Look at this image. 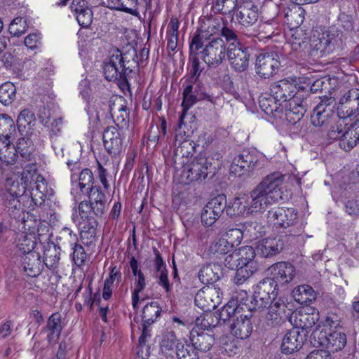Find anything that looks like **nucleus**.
Segmentation results:
<instances>
[{"mask_svg":"<svg viewBox=\"0 0 359 359\" xmlns=\"http://www.w3.org/2000/svg\"><path fill=\"white\" fill-rule=\"evenodd\" d=\"M259 104L262 111L267 115L274 117L283 113L284 106L270 93L260 96Z\"/></svg>","mask_w":359,"mask_h":359,"instance_id":"2f4dec72","label":"nucleus"},{"mask_svg":"<svg viewBox=\"0 0 359 359\" xmlns=\"http://www.w3.org/2000/svg\"><path fill=\"white\" fill-rule=\"evenodd\" d=\"M214 316L212 313H207L196 318V324L202 330H208L214 325Z\"/></svg>","mask_w":359,"mask_h":359,"instance_id":"0e129e2a","label":"nucleus"},{"mask_svg":"<svg viewBox=\"0 0 359 359\" xmlns=\"http://www.w3.org/2000/svg\"><path fill=\"white\" fill-rule=\"evenodd\" d=\"M218 267L215 265L207 264L203 266L198 272V278L204 284L212 285L219 280Z\"/></svg>","mask_w":359,"mask_h":359,"instance_id":"79ce46f5","label":"nucleus"},{"mask_svg":"<svg viewBox=\"0 0 359 359\" xmlns=\"http://www.w3.org/2000/svg\"><path fill=\"white\" fill-rule=\"evenodd\" d=\"M313 346L326 348L330 351L337 352L346 345L347 337L341 330L340 323L327 316L323 327L318 325L311 335Z\"/></svg>","mask_w":359,"mask_h":359,"instance_id":"7ed1b4c3","label":"nucleus"},{"mask_svg":"<svg viewBox=\"0 0 359 359\" xmlns=\"http://www.w3.org/2000/svg\"><path fill=\"white\" fill-rule=\"evenodd\" d=\"M280 66L279 56L276 53H266L257 56L255 68L257 74L264 79L270 78Z\"/></svg>","mask_w":359,"mask_h":359,"instance_id":"dca6fc26","label":"nucleus"},{"mask_svg":"<svg viewBox=\"0 0 359 359\" xmlns=\"http://www.w3.org/2000/svg\"><path fill=\"white\" fill-rule=\"evenodd\" d=\"M232 249V244L227 241V238L222 237L210 245V252L216 257H219L220 255H227L231 252Z\"/></svg>","mask_w":359,"mask_h":359,"instance_id":"09e8293b","label":"nucleus"},{"mask_svg":"<svg viewBox=\"0 0 359 359\" xmlns=\"http://www.w3.org/2000/svg\"><path fill=\"white\" fill-rule=\"evenodd\" d=\"M193 87L191 85H187L183 91V101L182 102V113L180 117L178 129L175 135V145L180 147L182 144L187 142L188 135L182 131V125L184 124V118L187 111L196 103V97L192 93Z\"/></svg>","mask_w":359,"mask_h":359,"instance_id":"2eb2a0df","label":"nucleus"},{"mask_svg":"<svg viewBox=\"0 0 359 359\" xmlns=\"http://www.w3.org/2000/svg\"><path fill=\"white\" fill-rule=\"evenodd\" d=\"M270 92L283 106L290 104L293 100H302L294 79H283L273 83Z\"/></svg>","mask_w":359,"mask_h":359,"instance_id":"6e6552de","label":"nucleus"},{"mask_svg":"<svg viewBox=\"0 0 359 359\" xmlns=\"http://www.w3.org/2000/svg\"><path fill=\"white\" fill-rule=\"evenodd\" d=\"M74 222L80 229V236L83 244L90 245L96 241L97 222L93 217L81 221L77 217H74Z\"/></svg>","mask_w":359,"mask_h":359,"instance_id":"a878e982","label":"nucleus"},{"mask_svg":"<svg viewBox=\"0 0 359 359\" xmlns=\"http://www.w3.org/2000/svg\"><path fill=\"white\" fill-rule=\"evenodd\" d=\"M93 173L89 169H84L83 170L79 177V184L81 189V191H84V189L87 188V190L88 189H90V187H92L93 184Z\"/></svg>","mask_w":359,"mask_h":359,"instance_id":"13d9d810","label":"nucleus"},{"mask_svg":"<svg viewBox=\"0 0 359 359\" xmlns=\"http://www.w3.org/2000/svg\"><path fill=\"white\" fill-rule=\"evenodd\" d=\"M278 283L271 278L264 279L257 285L254 297L257 302L260 301L262 304H267L270 302L276 300L278 294Z\"/></svg>","mask_w":359,"mask_h":359,"instance_id":"a211bd4d","label":"nucleus"},{"mask_svg":"<svg viewBox=\"0 0 359 359\" xmlns=\"http://www.w3.org/2000/svg\"><path fill=\"white\" fill-rule=\"evenodd\" d=\"M41 118V121L44 123V125L50 129V130L56 134L61 130V126L62 123V120L61 118H54L51 120L50 118L48 120H45L42 116H40Z\"/></svg>","mask_w":359,"mask_h":359,"instance_id":"338daca9","label":"nucleus"},{"mask_svg":"<svg viewBox=\"0 0 359 359\" xmlns=\"http://www.w3.org/2000/svg\"><path fill=\"white\" fill-rule=\"evenodd\" d=\"M244 233V231H243L239 229H231L225 233L224 238H227V241L233 247L235 244H239L241 242Z\"/></svg>","mask_w":359,"mask_h":359,"instance_id":"e2e57ef3","label":"nucleus"},{"mask_svg":"<svg viewBox=\"0 0 359 359\" xmlns=\"http://www.w3.org/2000/svg\"><path fill=\"white\" fill-rule=\"evenodd\" d=\"M261 15V2L259 0H245L238 7L236 18L238 24L245 28L254 26Z\"/></svg>","mask_w":359,"mask_h":359,"instance_id":"1a4fd4ad","label":"nucleus"},{"mask_svg":"<svg viewBox=\"0 0 359 359\" xmlns=\"http://www.w3.org/2000/svg\"><path fill=\"white\" fill-rule=\"evenodd\" d=\"M27 29V23L21 18H15L9 25L8 31L14 36H19L24 34Z\"/></svg>","mask_w":359,"mask_h":359,"instance_id":"6e6d98bb","label":"nucleus"},{"mask_svg":"<svg viewBox=\"0 0 359 359\" xmlns=\"http://www.w3.org/2000/svg\"><path fill=\"white\" fill-rule=\"evenodd\" d=\"M175 353L177 359H198L197 352L193 346L184 341L177 343Z\"/></svg>","mask_w":359,"mask_h":359,"instance_id":"de8ad7c7","label":"nucleus"},{"mask_svg":"<svg viewBox=\"0 0 359 359\" xmlns=\"http://www.w3.org/2000/svg\"><path fill=\"white\" fill-rule=\"evenodd\" d=\"M15 149L22 157L27 158L31 154L32 151V142L26 138L19 139Z\"/></svg>","mask_w":359,"mask_h":359,"instance_id":"680f3d73","label":"nucleus"},{"mask_svg":"<svg viewBox=\"0 0 359 359\" xmlns=\"http://www.w3.org/2000/svg\"><path fill=\"white\" fill-rule=\"evenodd\" d=\"M230 173L237 177H241L250 173L246 153L236 156L230 166Z\"/></svg>","mask_w":359,"mask_h":359,"instance_id":"a19ab883","label":"nucleus"},{"mask_svg":"<svg viewBox=\"0 0 359 359\" xmlns=\"http://www.w3.org/2000/svg\"><path fill=\"white\" fill-rule=\"evenodd\" d=\"M15 132L13 120L7 114H0V140H9L11 135Z\"/></svg>","mask_w":359,"mask_h":359,"instance_id":"c03bdc74","label":"nucleus"},{"mask_svg":"<svg viewBox=\"0 0 359 359\" xmlns=\"http://www.w3.org/2000/svg\"><path fill=\"white\" fill-rule=\"evenodd\" d=\"M294 329H311L319 320V312L313 307H302L293 311L289 319Z\"/></svg>","mask_w":359,"mask_h":359,"instance_id":"9d476101","label":"nucleus"},{"mask_svg":"<svg viewBox=\"0 0 359 359\" xmlns=\"http://www.w3.org/2000/svg\"><path fill=\"white\" fill-rule=\"evenodd\" d=\"M226 208L224 195H218L212 198L203 208L201 212V222L205 226H211L221 217Z\"/></svg>","mask_w":359,"mask_h":359,"instance_id":"9b49d317","label":"nucleus"},{"mask_svg":"<svg viewBox=\"0 0 359 359\" xmlns=\"http://www.w3.org/2000/svg\"><path fill=\"white\" fill-rule=\"evenodd\" d=\"M128 60H126V68L123 55L120 50H114L110 55L107 62L103 67L104 75L108 81H115L119 76L125 73L127 74L128 70L130 71V67L128 65Z\"/></svg>","mask_w":359,"mask_h":359,"instance_id":"ddd939ff","label":"nucleus"},{"mask_svg":"<svg viewBox=\"0 0 359 359\" xmlns=\"http://www.w3.org/2000/svg\"><path fill=\"white\" fill-rule=\"evenodd\" d=\"M48 192L45 179L34 168L24 169L20 180H8L4 193V205L8 214L15 219H20L25 209L32 210L42 204Z\"/></svg>","mask_w":359,"mask_h":359,"instance_id":"f257e3e1","label":"nucleus"},{"mask_svg":"<svg viewBox=\"0 0 359 359\" xmlns=\"http://www.w3.org/2000/svg\"><path fill=\"white\" fill-rule=\"evenodd\" d=\"M176 346V337L173 332H167L163 335L160 341V348L162 353L172 355Z\"/></svg>","mask_w":359,"mask_h":359,"instance_id":"3c124183","label":"nucleus"},{"mask_svg":"<svg viewBox=\"0 0 359 359\" xmlns=\"http://www.w3.org/2000/svg\"><path fill=\"white\" fill-rule=\"evenodd\" d=\"M239 268L234 277V282L237 285L244 283L258 269V264L255 261V252L251 246H243L236 250Z\"/></svg>","mask_w":359,"mask_h":359,"instance_id":"423d86ee","label":"nucleus"},{"mask_svg":"<svg viewBox=\"0 0 359 359\" xmlns=\"http://www.w3.org/2000/svg\"><path fill=\"white\" fill-rule=\"evenodd\" d=\"M210 165V163L206 158H196L184 166L182 175L188 182L204 179L208 175V169Z\"/></svg>","mask_w":359,"mask_h":359,"instance_id":"f3484780","label":"nucleus"},{"mask_svg":"<svg viewBox=\"0 0 359 359\" xmlns=\"http://www.w3.org/2000/svg\"><path fill=\"white\" fill-rule=\"evenodd\" d=\"M71 10L74 13L78 23L83 27H89L93 22V12L83 0H74Z\"/></svg>","mask_w":359,"mask_h":359,"instance_id":"c85d7f7f","label":"nucleus"},{"mask_svg":"<svg viewBox=\"0 0 359 359\" xmlns=\"http://www.w3.org/2000/svg\"><path fill=\"white\" fill-rule=\"evenodd\" d=\"M334 102L332 97H325L313 109L311 116V121L315 126H322L329 122L330 118L334 114L331 105Z\"/></svg>","mask_w":359,"mask_h":359,"instance_id":"aec40b11","label":"nucleus"},{"mask_svg":"<svg viewBox=\"0 0 359 359\" xmlns=\"http://www.w3.org/2000/svg\"><path fill=\"white\" fill-rule=\"evenodd\" d=\"M23 225V231L19 236L17 241L18 250L24 255L31 252H37L34 250L37 243V238L41 241L42 234L39 233L40 222L37 221L34 215H30L28 212L21 215L20 219Z\"/></svg>","mask_w":359,"mask_h":359,"instance_id":"39448f33","label":"nucleus"},{"mask_svg":"<svg viewBox=\"0 0 359 359\" xmlns=\"http://www.w3.org/2000/svg\"><path fill=\"white\" fill-rule=\"evenodd\" d=\"M286 308L285 303L280 299L271 302L266 315V319L269 324L279 323L287 316Z\"/></svg>","mask_w":359,"mask_h":359,"instance_id":"473e14b6","label":"nucleus"},{"mask_svg":"<svg viewBox=\"0 0 359 359\" xmlns=\"http://www.w3.org/2000/svg\"><path fill=\"white\" fill-rule=\"evenodd\" d=\"M25 45L31 50H39L41 46V35L40 33L28 34L24 40Z\"/></svg>","mask_w":359,"mask_h":359,"instance_id":"bf43d9fd","label":"nucleus"},{"mask_svg":"<svg viewBox=\"0 0 359 359\" xmlns=\"http://www.w3.org/2000/svg\"><path fill=\"white\" fill-rule=\"evenodd\" d=\"M306 340V334L299 330L292 328L287 332L282 341L281 350L286 354L292 353L299 350Z\"/></svg>","mask_w":359,"mask_h":359,"instance_id":"b1692460","label":"nucleus"},{"mask_svg":"<svg viewBox=\"0 0 359 359\" xmlns=\"http://www.w3.org/2000/svg\"><path fill=\"white\" fill-rule=\"evenodd\" d=\"M292 297L299 304H310L316 298V293L309 285H301L292 290Z\"/></svg>","mask_w":359,"mask_h":359,"instance_id":"e433bc0d","label":"nucleus"},{"mask_svg":"<svg viewBox=\"0 0 359 359\" xmlns=\"http://www.w3.org/2000/svg\"><path fill=\"white\" fill-rule=\"evenodd\" d=\"M227 49L224 41L217 37L212 39L205 45L201 52V59L208 66H219L226 55Z\"/></svg>","mask_w":359,"mask_h":359,"instance_id":"0eeeda50","label":"nucleus"},{"mask_svg":"<svg viewBox=\"0 0 359 359\" xmlns=\"http://www.w3.org/2000/svg\"><path fill=\"white\" fill-rule=\"evenodd\" d=\"M283 245L280 236L269 237L259 241L257 245V250L263 257H267L279 253Z\"/></svg>","mask_w":359,"mask_h":359,"instance_id":"cd10ccee","label":"nucleus"},{"mask_svg":"<svg viewBox=\"0 0 359 359\" xmlns=\"http://www.w3.org/2000/svg\"><path fill=\"white\" fill-rule=\"evenodd\" d=\"M161 308L156 302H151L147 304L142 311L143 323L150 325L160 316Z\"/></svg>","mask_w":359,"mask_h":359,"instance_id":"37998d69","label":"nucleus"},{"mask_svg":"<svg viewBox=\"0 0 359 359\" xmlns=\"http://www.w3.org/2000/svg\"><path fill=\"white\" fill-rule=\"evenodd\" d=\"M231 332L238 339L248 338L252 330L250 318L247 315H240L230 325Z\"/></svg>","mask_w":359,"mask_h":359,"instance_id":"7c9ffc66","label":"nucleus"},{"mask_svg":"<svg viewBox=\"0 0 359 359\" xmlns=\"http://www.w3.org/2000/svg\"><path fill=\"white\" fill-rule=\"evenodd\" d=\"M267 219L276 226L286 228L296 222L297 213L293 208H278L268 212Z\"/></svg>","mask_w":359,"mask_h":359,"instance_id":"6ab92c4d","label":"nucleus"},{"mask_svg":"<svg viewBox=\"0 0 359 359\" xmlns=\"http://www.w3.org/2000/svg\"><path fill=\"white\" fill-rule=\"evenodd\" d=\"M22 266L28 276L36 277L39 275L43 268L39 253L31 252L24 255L22 257Z\"/></svg>","mask_w":359,"mask_h":359,"instance_id":"c756f323","label":"nucleus"},{"mask_svg":"<svg viewBox=\"0 0 359 359\" xmlns=\"http://www.w3.org/2000/svg\"><path fill=\"white\" fill-rule=\"evenodd\" d=\"M190 340L194 349L197 348L201 351H209L215 342L212 334L203 332L198 333L194 329L190 333Z\"/></svg>","mask_w":359,"mask_h":359,"instance_id":"72a5a7b5","label":"nucleus"},{"mask_svg":"<svg viewBox=\"0 0 359 359\" xmlns=\"http://www.w3.org/2000/svg\"><path fill=\"white\" fill-rule=\"evenodd\" d=\"M86 258V254L82 245L75 244L73 248V260L78 265H82Z\"/></svg>","mask_w":359,"mask_h":359,"instance_id":"69168bd1","label":"nucleus"},{"mask_svg":"<svg viewBox=\"0 0 359 359\" xmlns=\"http://www.w3.org/2000/svg\"><path fill=\"white\" fill-rule=\"evenodd\" d=\"M226 55L231 67L237 72H244L249 65L248 49L238 41H232L227 48Z\"/></svg>","mask_w":359,"mask_h":359,"instance_id":"4468645a","label":"nucleus"},{"mask_svg":"<svg viewBox=\"0 0 359 359\" xmlns=\"http://www.w3.org/2000/svg\"><path fill=\"white\" fill-rule=\"evenodd\" d=\"M238 0H216L215 8L222 13L227 14L234 10Z\"/></svg>","mask_w":359,"mask_h":359,"instance_id":"052dcab7","label":"nucleus"},{"mask_svg":"<svg viewBox=\"0 0 359 359\" xmlns=\"http://www.w3.org/2000/svg\"><path fill=\"white\" fill-rule=\"evenodd\" d=\"M224 264L230 269H238L240 265L236 250L225 257Z\"/></svg>","mask_w":359,"mask_h":359,"instance_id":"774afa93","label":"nucleus"},{"mask_svg":"<svg viewBox=\"0 0 359 359\" xmlns=\"http://www.w3.org/2000/svg\"><path fill=\"white\" fill-rule=\"evenodd\" d=\"M246 161H248L250 172L256 169L262 168L266 162L265 157L262 154L246 152Z\"/></svg>","mask_w":359,"mask_h":359,"instance_id":"864d4df0","label":"nucleus"},{"mask_svg":"<svg viewBox=\"0 0 359 359\" xmlns=\"http://www.w3.org/2000/svg\"><path fill=\"white\" fill-rule=\"evenodd\" d=\"M226 214L231 217H248L254 213L248 196L236 198L232 203L226 205Z\"/></svg>","mask_w":359,"mask_h":359,"instance_id":"393cba45","label":"nucleus"},{"mask_svg":"<svg viewBox=\"0 0 359 359\" xmlns=\"http://www.w3.org/2000/svg\"><path fill=\"white\" fill-rule=\"evenodd\" d=\"M277 22L274 20L262 22L259 24L256 36L259 40L271 39L277 28Z\"/></svg>","mask_w":359,"mask_h":359,"instance_id":"a18cd8bd","label":"nucleus"},{"mask_svg":"<svg viewBox=\"0 0 359 359\" xmlns=\"http://www.w3.org/2000/svg\"><path fill=\"white\" fill-rule=\"evenodd\" d=\"M359 109V90L352 89L348 90L339 100L338 107L339 114H342L346 110L343 117H351L353 111Z\"/></svg>","mask_w":359,"mask_h":359,"instance_id":"bb28decb","label":"nucleus"},{"mask_svg":"<svg viewBox=\"0 0 359 359\" xmlns=\"http://www.w3.org/2000/svg\"><path fill=\"white\" fill-rule=\"evenodd\" d=\"M264 232V226L257 221L247 222L244 224V233L251 239L262 236Z\"/></svg>","mask_w":359,"mask_h":359,"instance_id":"603ef678","label":"nucleus"},{"mask_svg":"<svg viewBox=\"0 0 359 359\" xmlns=\"http://www.w3.org/2000/svg\"><path fill=\"white\" fill-rule=\"evenodd\" d=\"M16 96V88L11 82H6L0 86V102L4 105L11 104Z\"/></svg>","mask_w":359,"mask_h":359,"instance_id":"49530a36","label":"nucleus"},{"mask_svg":"<svg viewBox=\"0 0 359 359\" xmlns=\"http://www.w3.org/2000/svg\"><path fill=\"white\" fill-rule=\"evenodd\" d=\"M269 270L273 276V279L278 283L285 285L291 281L295 277V267L290 262H280L273 264Z\"/></svg>","mask_w":359,"mask_h":359,"instance_id":"412c9836","label":"nucleus"},{"mask_svg":"<svg viewBox=\"0 0 359 359\" xmlns=\"http://www.w3.org/2000/svg\"><path fill=\"white\" fill-rule=\"evenodd\" d=\"M285 118L290 123H295L303 117L306 109L302 104V100H293L290 104L284 106Z\"/></svg>","mask_w":359,"mask_h":359,"instance_id":"c9c22d12","label":"nucleus"},{"mask_svg":"<svg viewBox=\"0 0 359 359\" xmlns=\"http://www.w3.org/2000/svg\"><path fill=\"white\" fill-rule=\"evenodd\" d=\"M154 253L156 255L154 260V276L158 278V285L162 286L166 292H168L170 291V284L168 279V271L165 264L158 250H155Z\"/></svg>","mask_w":359,"mask_h":359,"instance_id":"f704fd0d","label":"nucleus"},{"mask_svg":"<svg viewBox=\"0 0 359 359\" xmlns=\"http://www.w3.org/2000/svg\"><path fill=\"white\" fill-rule=\"evenodd\" d=\"M137 276V278L135 280V287L132 294V302L134 308H135L138 304L139 293L142 292L146 286L145 278L143 273H140V275Z\"/></svg>","mask_w":359,"mask_h":359,"instance_id":"4d7b16f0","label":"nucleus"},{"mask_svg":"<svg viewBox=\"0 0 359 359\" xmlns=\"http://www.w3.org/2000/svg\"><path fill=\"white\" fill-rule=\"evenodd\" d=\"M327 136L330 140H338L340 148L344 151L351 150L359 142V119L339 117Z\"/></svg>","mask_w":359,"mask_h":359,"instance_id":"20e7f679","label":"nucleus"},{"mask_svg":"<svg viewBox=\"0 0 359 359\" xmlns=\"http://www.w3.org/2000/svg\"><path fill=\"white\" fill-rule=\"evenodd\" d=\"M242 307L238 305L236 300L229 301L219 311L218 318L219 320L226 322L234 317H239L241 315Z\"/></svg>","mask_w":359,"mask_h":359,"instance_id":"58836bf2","label":"nucleus"},{"mask_svg":"<svg viewBox=\"0 0 359 359\" xmlns=\"http://www.w3.org/2000/svg\"><path fill=\"white\" fill-rule=\"evenodd\" d=\"M318 0H292L295 4L285 13V23L291 29L298 28L304 21V10L302 4L315 3Z\"/></svg>","mask_w":359,"mask_h":359,"instance_id":"5701e85b","label":"nucleus"},{"mask_svg":"<svg viewBox=\"0 0 359 359\" xmlns=\"http://www.w3.org/2000/svg\"><path fill=\"white\" fill-rule=\"evenodd\" d=\"M17 157L15 147L10 145V141L0 140V161L7 165H13Z\"/></svg>","mask_w":359,"mask_h":359,"instance_id":"ea45409f","label":"nucleus"},{"mask_svg":"<svg viewBox=\"0 0 359 359\" xmlns=\"http://www.w3.org/2000/svg\"><path fill=\"white\" fill-rule=\"evenodd\" d=\"M103 142L107 152L116 156L122 151V138L116 126L108 127L103 133Z\"/></svg>","mask_w":359,"mask_h":359,"instance_id":"4be33fe9","label":"nucleus"},{"mask_svg":"<svg viewBox=\"0 0 359 359\" xmlns=\"http://www.w3.org/2000/svg\"><path fill=\"white\" fill-rule=\"evenodd\" d=\"M284 176L279 172L266 176L248 196L251 210L254 213L264 212L266 209L281 198L279 187Z\"/></svg>","mask_w":359,"mask_h":359,"instance_id":"f03ea898","label":"nucleus"},{"mask_svg":"<svg viewBox=\"0 0 359 359\" xmlns=\"http://www.w3.org/2000/svg\"><path fill=\"white\" fill-rule=\"evenodd\" d=\"M214 29L219 31V27H217L215 25H212V26L208 27L207 32L201 30L199 34L194 35L190 44L191 54H197V51L203 46V39H207L208 33L212 35Z\"/></svg>","mask_w":359,"mask_h":359,"instance_id":"8fccbe9b","label":"nucleus"},{"mask_svg":"<svg viewBox=\"0 0 359 359\" xmlns=\"http://www.w3.org/2000/svg\"><path fill=\"white\" fill-rule=\"evenodd\" d=\"M221 295L222 292L219 287L215 285H208L197 292L195 303L203 311H210L220 304Z\"/></svg>","mask_w":359,"mask_h":359,"instance_id":"f8f14e48","label":"nucleus"},{"mask_svg":"<svg viewBox=\"0 0 359 359\" xmlns=\"http://www.w3.org/2000/svg\"><path fill=\"white\" fill-rule=\"evenodd\" d=\"M47 330L49 332L48 339L50 343H55L59 338L61 331V318L58 313L52 314L47 322Z\"/></svg>","mask_w":359,"mask_h":359,"instance_id":"4c0bfd02","label":"nucleus"},{"mask_svg":"<svg viewBox=\"0 0 359 359\" xmlns=\"http://www.w3.org/2000/svg\"><path fill=\"white\" fill-rule=\"evenodd\" d=\"M107 6L111 9L122 11L134 16H138L139 12L137 8L128 7L126 0H107Z\"/></svg>","mask_w":359,"mask_h":359,"instance_id":"5fc2aeb1","label":"nucleus"}]
</instances>
